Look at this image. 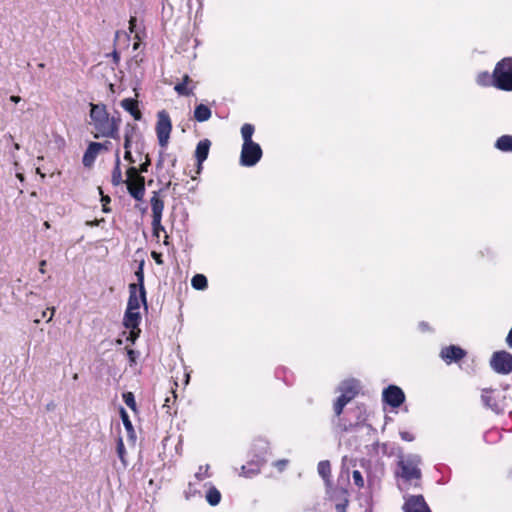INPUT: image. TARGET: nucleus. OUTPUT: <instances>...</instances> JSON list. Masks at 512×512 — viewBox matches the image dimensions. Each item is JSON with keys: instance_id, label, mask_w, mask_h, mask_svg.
Returning <instances> with one entry per match:
<instances>
[{"instance_id": "72a5a7b5", "label": "nucleus", "mask_w": 512, "mask_h": 512, "mask_svg": "<svg viewBox=\"0 0 512 512\" xmlns=\"http://www.w3.org/2000/svg\"><path fill=\"white\" fill-rule=\"evenodd\" d=\"M209 465H205V466H200L199 467V470L198 472L195 474V477L199 480V481H202L204 480L205 478H208L211 476V474L209 473Z\"/></svg>"}, {"instance_id": "4468645a", "label": "nucleus", "mask_w": 512, "mask_h": 512, "mask_svg": "<svg viewBox=\"0 0 512 512\" xmlns=\"http://www.w3.org/2000/svg\"><path fill=\"white\" fill-rule=\"evenodd\" d=\"M100 152L101 146L99 145V142H90L83 155V165L85 167H91Z\"/></svg>"}, {"instance_id": "a18cd8bd", "label": "nucleus", "mask_w": 512, "mask_h": 512, "mask_svg": "<svg viewBox=\"0 0 512 512\" xmlns=\"http://www.w3.org/2000/svg\"><path fill=\"white\" fill-rule=\"evenodd\" d=\"M127 355L131 364L136 363V352L133 349H127Z\"/></svg>"}, {"instance_id": "3c124183", "label": "nucleus", "mask_w": 512, "mask_h": 512, "mask_svg": "<svg viewBox=\"0 0 512 512\" xmlns=\"http://www.w3.org/2000/svg\"><path fill=\"white\" fill-rule=\"evenodd\" d=\"M46 260H41L39 263V271L44 274L46 272L45 266H46Z\"/></svg>"}, {"instance_id": "e2e57ef3", "label": "nucleus", "mask_w": 512, "mask_h": 512, "mask_svg": "<svg viewBox=\"0 0 512 512\" xmlns=\"http://www.w3.org/2000/svg\"><path fill=\"white\" fill-rule=\"evenodd\" d=\"M18 177H19L21 180H23V177H22V175H21V174H18Z\"/></svg>"}, {"instance_id": "5fc2aeb1", "label": "nucleus", "mask_w": 512, "mask_h": 512, "mask_svg": "<svg viewBox=\"0 0 512 512\" xmlns=\"http://www.w3.org/2000/svg\"><path fill=\"white\" fill-rule=\"evenodd\" d=\"M10 100H11L12 102L18 103V102L21 100V98H20L19 96L12 95V96L10 97Z\"/></svg>"}, {"instance_id": "09e8293b", "label": "nucleus", "mask_w": 512, "mask_h": 512, "mask_svg": "<svg viewBox=\"0 0 512 512\" xmlns=\"http://www.w3.org/2000/svg\"><path fill=\"white\" fill-rule=\"evenodd\" d=\"M195 494V490L191 483H189L188 490L186 491V498H189Z\"/></svg>"}, {"instance_id": "39448f33", "label": "nucleus", "mask_w": 512, "mask_h": 512, "mask_svg": "<svg viewBox=\"0 0 512 512\" xmlns=\"http://www.w3.org/2000/svg\"><path fill=\"white\" fill-rule=\"evenodd\" d=\"M126 176L127 178L124 183L129 194L137 201L143 200L145 195V178L139 174V170L134 166L127 169Z\"/></svg>"}, {"instance_id": "c756f323", "label": "nucleus", "mask_w": 512, "mask_h": 512, "mask_svg": "<svg viewBox=\"0 0 512 512\" xmlns=\"http://www.w3.org/2000/svg\"><path fill=\"white\" fill-rule=\"evenodd\" d=\"M191 285L196 290H204L208 286V281L205 275L196 274L191 280Z\"/></svg>"}, {"instance_id": "f8f14e48", "label": "nucleus", "mask_w": 512, "mask_h": 512, "mask_svg": "<svg viewBox=\"0 0 512 512\" xmlns=\"http://www.w3.org/2000/svg\"><path fill=\"white\" fill-rule=\"evenodd\" d=\"M211 141L204 139L198 142L195 150V158L197 161V174H200L203 168V162L207 159Z\"/></svg>"}, {"instance_id": "20e7f679", "label": "nucleus", "mask_w": 512, "mask_h": 512, "mask_svg": "<svg viewBox=\"0 0 512 512\" xmlns=\"http://www.w3.org/2000/svg\"><path fill=\"white\" fill-rule=\"evenodd\" d=\"M359 384L355 380L343 381L339 386L340 396L333 405L334 414L337 418L343 412L344 407L359 394Z\"/></svg>"}, {"instance_id": "6e6552de", "label": "nucleus", "mask_w": 512, "mask_h": 512, "mask_svg": "<svg viewBox=\"0 0 512 512\" xmlns=\"http://www.w3.org/2000/svg\"><path fill=\"white\" fill-rule=\"evenodd\" d=\"M490 365L499 374L512 372V354L507 351H497L492 355Z\"/></svg>"}, {"instance_id": "7ed1b4c3", "label": "nucleus", "mask_w": 512, "mask_h": 512, "mask_svg": "<svg viewBox=\"0 0 512 512\" xmlns=\"http://www.w3.org/2000/svg\"><path fill=\"white\" fill-rule=\"evenodd\" d=\"M495 87L502 91H512V57H505L494 68Z\"/></svg>"}, {"instance_id": "f257e3e1", "label": "nucleus", "mask_w": 512, "mask_h": 512, "mask_svg": "<svg viewBox=\"0 0 512 512\" xmlns=\"http://www.w3.org/2000/svg\"><path fill=\"white\" fill-rule=\"evenodd\" d=\"M90 117L96 133L94 138L100 137L119 139L120 117H110L104 104H90Z\"/></svg>"}, {"instance_id": "7c9ffc66", "label": "nucleus", "mask_w": 512, "mask_h": 512, "mask_svg": "<svg viewBox=\"0 0 512 512\" xmlns=\"http://www.w3.org/2000/svg\"><path fill=\"white\" fill-rule=\"evenodd\" d=\"M161 221H162V219L157 218V219H152V223H151L153 236L156 237L157 239H159V237H160V232L165 231V228L162 225Z\"/></svg>"}, {"instance_id": "f03ea898", "label": "nucleus", "mask_w": 512, "mask_h": 512, "mask_svg": "<svg viewBox=\"0 0 512 512\" xmlns=\"http://www.w3.org/2000/svg\"><path fill=\"white\" fill-rule=\"evenodd\" d=\"M422 459L417 454L402 455L397 461L395 477L404 484L420 486Z\"/></svg>"}, {"instance_id": "49530a36", "label": "nucleus", "mask_w": 512, "mask_h": 512, "mask_svg": "<svg viewBox=\"0 0 512 512\" xmlns=\"http://www.w3.org/2000/svg\"><path fill=\"white\" fill-rule=\"evenodd\" d=\"M136 22H137L136 17L131 16L130 20H129V31H130V33H134L135 32Z\"/></svg>"}, {"instance_id": "4d7b16f0", "label": "nucleus", "mask_w": 512, "mask_h": 512, "mask_svg": "<svg viewBox=\"0 0 512 512\" xmlns=\"http://www.w3.org/2000/svg\"><path fill=\"white\" fill-rule=\"evenodd\" d=\"M50 310H51V315H50V317L47 320L48 322L52 320V317L54 316V313H55V308L54 307H52Z\"/></svg>"}, {"instance_id": "f3484780", "label": "nucleus", "mask_w": 512, "mask_h": 512, "mask_svg": "<svg viewBox=\"0 0 512 512\" xmlns=\"http://www.w3.org/2000/svg\"><path fill=\"white\" fill-rule=\"evenodd\" d=\"M188 74L182 77V81L174 86V90L181 96H190L193 94L195 85Z\"/></svg>"}, {"instance_id": "6e6d98bb", "label": "nucleus", "mask_w": 512, "mask_h": 512, "mask_svg": "<svg viewBox=\"0 0 512 512\" xmlns=\"http://www.w3.org/2000/svg\"><path fill=\"white\" fill-rule=\"evenodd\" d=\"M358 423L359 422H356L355 425H357ZM352 426H354V424H352V423H350L348 426L344 424L342 430L347 431Z\"/></svg>"}, {"instance_id": "680f3d73", "label": "nucleus", "mask_w": 512, "mask_h": 512, "mask_svg": "<svg viewBox=\"0 0 512 512\" xmlns=\"http://www.w3.org/2000/svg\"><path fill=\"white\" fill-rule=\"evenodd\" d=\"M44 225H45V227H47V228H49V227H50V225H49V223H48V222H45V223H44Z\"/></svg>"}, {"instance_id": "052dcab7", "label": "nucleus", "mask_w": 512, "mask_h": 512, "mask_svg": "<svg viewBox=\"0 0 512 512\" xmlns=\"http://www.w3.org/2000/svg\"><path fill=\"white\" fill-rule=\"evenodd\" d=\"M90 225H98V221H92L89 223Z\"/></svg>"}, {"instance_id": "f704fd0d", "label": "nucleus", "mask_w": 512, "mask_h": 512, "mask_svg": "<svg viewBox=\"0 0 512 512\" xmlns=\"http://www.w3.org/2000/svg\"><path fill=\"white\" fill-rule=\"evenodd\" d=\"M100 194H101V202H102V211L104 213H109L111 211V208L109 207V204L111 202V198L108 195H104L101 188H99Z\"/></svg>"}, {"instance_id": "9b49d317", "label": "nucleus", "mask_w": 512, "mask_h": 512, "mask_svg": "<svg viewBox=\"0 0 512 512\" xmlns=\"http://www.w3.org/2000/svg\"><path fill=\"white\" fill-rule=\"evenodd\" d=\"M404 512H431L422 495L408 497L403 505Z\"/></svg>"}, {"instance_id": "cd10ccee", "label": "nucleus", "mask_w": 512, "mask_h": 512, "mask_svg": "<svg viewBox=\"0 0 512 512\" xmlns=\"http://www.w3.org/2000/svg\"><path fill=\"white\" fill-rule=\"evenodd\" d=\"M137 126L135 124H127L124 134V149L125 151L130 150L133 134L135 133Z\"/></svg>"}, {"instance_id": "864d4df0", "label": "nucleus", "mask_w": 512, "mask_h": 512, "mask_svg": "<svg viewBox=\"0 0 512 512\" xmlns=\"http://www.w3.org/2000/svg\"><path fill=\"white\" fill-rule=\"evenodd\" d=\"M112 56H113V59H114L115 63H118L119 59H120V56H119L118 52L117 51H113Z\"/></svg>"}, {"instance_id": "bb28decb", "label": "nucleus", "mask_w": 512, "mask_h": 512, "mask_svg": "<svg viewBox=\"0 0 512 512\" xmlns=\"http://www.w3.org/2000/svg\"><path fill=\"white\" fill-rule=\"evenodd\" d=\"M206 500L211 506L218 505L221 501L220 491L216 487L211 486L206 493Z\"/></svg>"}, {"instance_id": "13d9d810", "label": "nucleus", "mask_w": 512, "mask_h": 512, "mask_svg": "<svg viewBox=\"0 0 512 512\" xmlns=\"http://www.w3.org/2000/svg\"><path fill=\"white\" fill-rule=\"evenodd\" d=\"M168 238H169L168 235H165V239H164V244L165 245H168Z\"/></svg>"}, {"instance_id": "1a4fd4ad", "label": "nucleus", "mask_w": 512, "mask_h": 512, "mask_svg": "<svg viewBox=\"0 0 512 512\" xmlns=\"http://www.w3.org/2000/svg\"><path fill=\"white\" fill-rule=\"evenodd\" d=\"M467 352L457 345H448L441 349L440 357L448 365L458 363L465 358Z\"/></svg>"}, {"instance_id": "a878e982", "label": "nucleus", "mask_w": 512, "mask_h": 512, "mask_svg": "<svg viewBox=\"0 0 512 512\" xmlns=\"http://www.w3.org/2000/svg\"><path fill=\"white\" fill-rule=\"evenodd\" d=\"M317 470L319 475L325 482H329L331 478V464L328 460H322L318 463Z\"/></svg>"}, {"instance_id": "ea45409f", "label": "nucleus", "mask_w": 512, "mask_h": 512, "mask_svg": "<svg viewBox=\"0 0 512 512\" xmlns=\"http://www.w3.org/2000/svg\"><path fill=\"white\" fill-rule=\"evenodd\" d=\"M117 454H118L119 458L121 459V461L125 462V460H124L125 446H124L122 438H119L118 442H117Z\"/></svg>"}, {"instance_id": "58836bf2", "label": "nucleus", "mask_w": 512, "mask_h": 512, "mask_svg": "<svg viewBox=\"0 0 512 512\" xmlns=\"http://www.w3.org/2000/svg\"><path fill=\"white\" fill-rule=\"evenodd\" d=\"M151 165V159L149 157V154L145 155V161L140 165L139 168V174L148 172V168Z\"/></svg>"}, {"instance_id": "8fccbe9b", "label": "nucleus", "mask_w": 512, "mask_h": 512, "mask_svg": "<svg viewBox=\"0 0 512 512\" xmlns=\"http://www.w3.org/2000/svg\"><path fill=\"white\" fill-rule=\"evenodd\" d=\"M99 145L101 146V151H102V150H106V151H108V150H109V148H110L111 142H109V141H105V142H103V143H99Z\"/></svg>"}, {"instance_id": "bf43d9fd", "label": "nucleus", "mask_w": 512, "mask_h": 512, "mask_svg": "<svg viewBox=\"0 0 512 512\" xmlns=\"http://www.w3.org/2000/svg\"><path fill=\"white\" fill-rule=\"evenodd\" d=\"M38 67H39V68H44V67H45V64H44V63H39V64H38Z\"/></svg>"}, {"instance_id": "b1692460", "label": "nucleus", "mask_w": 512, "mask_h": 512, "mask_svg": "<svg viewBox=\"0 0 512 512\" xmlns=\"http://www.w3.org/2000/svg\"><path fill=\"white\" fill-rule=\"evenodd\" d=\"M495 148L502 152H512V135H502L495 142Z\"/></svg>"}, {"instance_id": "9d476101", "label": "nucleus", "mask_w": 512, "mask_h": 512, "mask_svg": "<svg viewBox=\"0 0 512 512\" xmlns=\"http://www.w3.org/2000/svg\"><path fill=\"white\" fill-rule=\"evenodd\" d=\"M383 399L391 407L397 408L404 402L405 395L401 388L390 385L384 390Z\"/></svg>"}, {"instance_id": "e433bc0d", "label": "nucleus", "mask_w": 512, "mask_h": 512, "mask_svg": "<svg viewBox=\"0 0 512 512\" xmlns=\"http://www.w3.org/2000/svg\"><path fill=\"white\" fill-rule=\"evenodd\" d=\"M130 330L129 335L127 337V340L130 341L132 344L136 342V340L139 338L141 329L139 327L136 328H128Z\"/></svg>"}, {"instance_id": "aec40b11", "label": "nucleus", "mask_w": 512, "mask_h": 512, "mask_svg": "<svg viewBox=\"0 0 512 512\" xmlns=\"http://www.w3.org/2000/svg\"><path fill=\"white\" fill-rule=\"evenodd\" d=\"M262 461H249L247 464L241 467V474L245 477H252L260 473Z\"/></svg>"}, {"instance_id": "2eb2a0df", "label": "nucleus", "mask_w": 512, "mask_h": 512, "mask_svg": "<svg viewBox=\"0 0 512 512\" xmlns=\"http://www.w3.org/2000/svg\"><path fill=\"white\" fill-rule=\"evenodd\" d=\"M496 390L493 389H483L481 394V399L484 405L495 412H500L501 408L497 401Z\"/></svg>"}, {"instance_id": "c03bdc74", "label": "nucleus", "mask_w": 512, "mask_h": 512, "mask_svg": "<svg viewBox=\"0 0 512 512\" xmlns=\"http://www.w3.org/2000/svg\"><path fill=\"white\" fill-rule=\"evenodd\" d=\"M151 257L154 259V261L156 262V264L158 265H162L164 262H163V258H162V254L159 253V252H156V251H152L151 252Z\"/></svg>"}, {"instance_id": "423d86ee", "label": "nucleus", "mask_w": 512, "mask_h": 512, "mask_svg": "<svg viewBox=\"0 0 512 512\" xmlns=\"http://www.w3.org/2000/svg\"><path fill=\"white\" fill-rule=\"evenodd\" d=\"M155 130L159 145L162 148L167 147L172 131V121L166 110L158 112Z\"/></svg>"}, {"instance_id": "412c9836", "label": "nucleus", "mask_w": 512, "mask_h": 512, "mask_svg": "<svg viewBox=\"0 0 512 512\" xmlns=\"http://www.w3.org/2000/svg\"><path fill=\"white\" fill-rule=\"evenodd\" d=\"M143 262L140 263L138 269L135 271V276L138 281V289L140 292V298L142 300V304L145 308H147V299H146V290L144 287V271H143Z\"/></svg>"}, {"instance_id": "473e14b6", "label": "nucleus", "mask_w": 512, "mask_h": 512, "mask_svg": "<svg viewBox=\"0 0 512 512\" xmlns=\"http://www.w3.org/2000/svg\"><path fill=\"white\" fill-rule=\"evenodd\" d=\"M123 401L133 411H136V401L132 392L123 393Z\"/></svg>"}, {"instance_id": "6ab92c4d", "label": "nucleus", "mask_w": 512, "mask_h": 512, "mask_svg": "<svg viewBox=\"0 0 512 512\" xmlns=\"http://www.w3.org/2000/svg\"><path fill=\"white\" fill-rule=\"evenodd\" d=\"M141 315L139 311L126 310L123 318V325L126 328L139 327Z\"/></svg>"}, {"instance_id": "a211bd4d", "label": "nucleus", "mask_w": 512, "mask_h": 512, "mask_svg": "<svg viewBox=\"0 0 512 512\" xmlns=\"http://www.w3.org/2000/svg\"><path fill=\"white\" fill-rule=\"evenodd\" d=\"M121 106L131 114V116L139 121L142 119V113L139 109V104L136 99L133 98H125L121 101Z\"/></svg>"}, {"instance_id": "4c0bfd02", "label": "nucleus", "mask_w": 512, "mask_h": 512, "mask_svg": "<svg viewBox=\"0 0 512 512\" xmlns=\"http://www.w3.org/2000/svg\"><path fill=\"white\" fill-rule=\"evenodd\" d=\"M170 393L171 395L170 396H167L165 398V401H164V404H163V407H167V408H170L171 405H173L176 401V398H177V395L175 393V391L171 388L170 390Z\"/></svg>"}, {"instance_id": "4be33fe9", "label": "nucleus", "mask_w": 512, "mask_h": 512, "mask_svg": "<svg viewBox=\"0 0 512 512\" xmlns=\"http://www.w3.org/2000/svg\"><path fill=\"white\" fill-rule=\"evenodd\" d=\"M120 157H119V150L116 152V159H115V165L112 170L111 175V183L113 186H119L124 183L125 180L122 178V171L120 167Z\"/></svg>"}, {"instance_id": "0eeeda50", "label": "nucleus", "mask_w": 512, "mask_h": 512, "mask_svg": "<svg viewBox=\"0 0 512 512\" xmlns=\"http://www.w3.org/2000/svg\"><path fill=\"white\" fill-rule=\"evenodd\" d=\"M262 155L263 151L258 143H243L240 153V164L245 167H252L260 161Z\"/></svg>"}, {"instance_id": "c9c22d12", "label": "nucleus", "mask_w": 512, "mask_h": 512, "mask_svg": "<svg viewBox=\"0 0 512 512\" xmlns=\"http://www.w3.org/2000/svg\"><path fill=\"white\" fill-rule=\"evenodd\" d=\"M352 477H353L354 484L358 488L364 487V479H363V476H362V474H361V472L359 470H354L353 473H352Z\"/></svg>"}, {"instance_id": "393cba45", "label": "nucleus", "mask_w": 512, "mask_h": 512, "mask_svg": "<svg viewBox=\"0 0 512 512\" xmlns=\"http://www.w3.org/2000/svg\"><path fill=\"white\" fill-rule=\"evenodd\" d=\"M476 82L483 87H495L494 71L491 74L488 71L480 72L477 75Z\"/></svg>"}, {"instance_id": "c85d7f7f", "label": "nucleus", "mask_w": 512, "mask_h": 512, "mask_svg": "<svg viewBox=\"0 0 512 512\" xmlns=\"http://www.w3.org/2000/svg\"><path fill=\"white\" fill-rule=\"evenodd\" d=\"M254 132H255L254 125H252L250 123H245L241 127V136H242V139H243V143L254 142L252 140V136H253Z\"/></svg>"}, {"instance_id": "5701e85b", "label": "nucleus", "mask_w": 512, "mask_h": 512, "mask_svg": "<svg viewBox=\"0 0 512 512\" xmlns=\"http://www.w3.org/2000/svg\"><path fill=\"white\" fill-rule=\"evenodd\" d=\"M211 109L205 104H199L194 109V118L198 122H205L211 118Z\"/></svg>"}, {"instance_id": "a19ab883", "label": "nucleus", "mask_w": 512, "mask_h": 512, "mask_svg": "<svg viewBox=\"0 0 512 512\" xmlns=\"http://www.w3.org/2000/svg\"><path fill=\"white\" fill-rule=\"evenodd\" d=\"M288 463H289V461L287 459H280V460L275 461L273 463V466L275 468H277V470L279 472H283L286 469Z\"/></svg>"}, {"instance_id": "ddd939ff", "label": "nucleus", "mask_w": 512, "mask_h": 512, "mask_svg": "<svg viewBox=\"0 0 512 512\" xmlns=\"http://www.w3.org/2000/svg\"><path fill=\"white\" fill-rule=\"evenodd\" d=\"M152 219H162V213L164 210V199L161 195V191H153L150 198Z\"/></svg>"}, {"instance_id": "de8ad7c7", "label": "nucleus", "mask_w": 512, "mask_h": 512, "mask_svg": "<svg viewBox=\"0 0 512 512\" xmlns=\"http://www.w3.org/2000/svg\"><path fill=\"white\" fill-rule=\"evenodd\" d=\"M124 159L127 160L129 163H134L135 162V160L133 159L131 150L125 151Z\"/></svg>"}, {"instance_id": "2f4dec72", "label": "nucleus", "mask_w": 512, "mask_h": 512, "mask_svg": "<svg viewBox=\"0 0 512 512\" xmlns=\"http://www.w3.org/2000/svg\"><path fill=\"white\" fill-rule=\"evenodd\" d=\"M120 416H121V420L123 422V425H124L125 429L128 432H133L134 429H133L132 422H131V420L129 418V415L127 414V412L125 411L124 408L120 409Z\"/></svg>"}, {"instance_id": "79ce46f5", "label": "nucleus", "mask_w": 512, "mask_h": 512, "mask_svg": "<svg viewBox=\"0 0 512 512\" xmlns=\"http://www.w3.org/2000/svg\"><path fill=\"white\" fill-rule=\"evenodd\" d=\"M400 437L402 440L407 441V442H412L415 439V436L413 435V433L408 432V431H401Z\"/></svg>"}, {"instance_id": "37998d69", "label": "nucleus", "mask_w": 512, "mask_h": 512, "mask_svg": "<svg viewBox=\"0 0 512 512\" xmlns=\"http://www.w3.org/2000/svg\"><path fill=\"white\" fill-rule=\"evenodd\" d=\"M348 499L345 498L343 503H338L335 505L336 512H346L348 506Z\"/></svg>"}, {"instance_id": "603ef678", "label": "nucleus", "mask_w": 512, "mask_h": 512, "mask_svg": "<svg viewBox=\"0 0 512 512\" xmlns=\"http://www.w3.org/2000/svg\"><path fill=\"white\" fill-rule=\"evenodd\" d=\"M135 38H136L138 41L134 43V45H133V49H134V50H137V49H138V47H139V45H140V43H139V42H140V36H139V34H138V33H135Z\"/></svg>"}, {"instance_id": "dca6fc26", "label": "nucleus", "mask_w": 512, "mask_h": 512, "mask_svg": "<svg viewBox=\"0 0 512 512\" xmlns=\"http://www.w3.org/2000/svg\"><path fill=\"white\" fill-rule=\"evenodd\" d=\"M141 303L142 300L140 298L138 284L131 283L129 285V298L126 310L138 311Z\"/></svg>"}]
</instances>
